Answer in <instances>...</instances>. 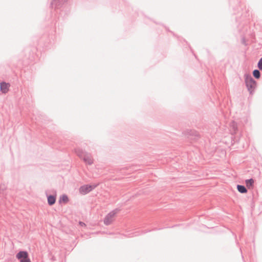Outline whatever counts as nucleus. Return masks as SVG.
Returning <instances> with one entry per match:
<instances>
[{
	"instance_id": "5",
	"label": "nucleus",
	"mask_w": 262,
	"mask_h": 262,
	"mask_svg": "<svg viewBox=\"0 0 262 262\" xmlns=\"http://www.w3.org/2000/svg\"><path fill=\"white\" fill-rule=\"evenodd\" d=\"M10 84L4 81L0 83V90L3 93H6L9 91Z\"/></svg>"
},
{
	"instance_id": "22",
	"label": "nucleus",
	"mask_w": 262,
	"mask_h": 262,
	"mask_svg": "<svg viewBox=\"0 0 262 262\" xmlns=\"http://www.w3.org/2000/svg\"><path fill=\"white\" fill-rule=\"evenodd\" d=\"M79 224H80L81 226H83V225L85 226V224L82 222H79Z\"/></svg>"
},
{
	"instance_id": "10",
	"label": "nucleus",
	"mask_w": 262,
	"mask_h": 262,
	"mask_svg": "<svg viewBox=\"0 0 262 262\" xmlns=\"http://www.w3.org/2000/svg\"><path fill=\"white\" fill-rule=\"evenodd\" d=\"M113 221V220L112 218H110L108 215H106L105 217L104 218L103 222L104 224L106 225H110Z\"/></svg>"
},
{
	"instance_id": "17",
	"label": "nucleus",
	"mask_w": 262,
	"mask_h": 262,
	"mask_svg": "<svg viewBox=\"0 0 262 262\" xmlns=\"http://www.w3.org/2000/svg\"><path fill=\"white\" fill-rule=\"evenodd\" d=\"M257 67L259 70H262V57L258 61Z\"/></svg>"
},
{
	"instance_id": "11",
	"label": "nucleus",
	"mask_w": 262,
	"mask_h": 262,
	"mask_svg": "<svg viewBox=\"0 0 262 262\" xmlns=\"http://www.w3.org/2000/svg\"><path fill=\"white\" fill-rule=\"evenodd\" d=\"M253 76L256 79H259L260 77V72L259 71V70L255 69L252 72Z\"/></svg>"
},
{
	"instance_id": "4",
	"label": "nucleus",
	"mask_w": 262,
	"mask_h": 262,
	"mask_svg": "<svg viewBox=\"0 0 262 262\" xmlns=\"http://www.w3.org/2000/svg\"><path fill=\"white\" fill-rule=\"evenodd\" d=\"M29 256V253L27 251L21 250L19 251L16 254V258L18 260L24 259L26 258H28Z\"/></svg>"
},
{
	"instance_id": "9",
	"label": "nucleus",
	"mask_w": 262,
	"mask_h": 262,
	"mask_svg": "<svg viewBox=\"0 0 262 262\" xmlns=\"http://www.w3.org/2000/svg\"><path fill=\"white\" fill-rule=\"evenodd\" d=\"M68 201H69V198H68V195L66 194H63L61 195L59 198V203L63 202L66 204V203H68Z\"/></svg>"
},
{
	"instance_id": "15",
	"label": "nucleus",
	"mask_w": 262,
	"mask_h": 262,
	"mask_svg": "<svg viewBox=\"0 0 262 262\" xmlns=\"http://www.w3.org/2000/svg\"><path fill=\"white\" fill-rule=\"evenodd\" d=\"M53 1L56 5H59L67 2V0H53Z\"/></svg>"
},
{
	"instance_id": "13",
	"label": "nucleus",
	"mask_w": 262,
	"mask_h": 262,
	"mask_svg": "<svg viewBox=\"0 0 262 262\" xmlns=\"http://www.w3.org/2000/svg\"><path fill=\"white\" fill-rule=\"evenodd\" d=\"M119 211V209H116L109 212L107 215L110 217L113 218Z\"/></svg>"
},
{
	"instance_id": "1",
	"label": "nucleus",
	"mask_w": 262,
	"mask_h": 262,
	"mask_svg": "<svg viewBox=\"0 0 262 262\" xmlns=\"http://www.w3.org/2000/svg\"><path fill=\"white\" fill-rule=\"evenodd\" d=\"M246 86L250 95H253L256 87L257 82L252 78L251 75L245 74L244 75Z\"/></svg>"
},
{
	"instance_id": "20",
	"label": "nucleus",
	"mask_w": 262,
	"mask_h": 262,
	"mask_svg": "<svg viewBox=\"0 0 262 262\" xmlns=\"http://www.w3.org/2000/svg\"><path fill=\"white\" fill-rule=\"evenodd\" d=\"M151 230H144V231H142V233L143 234H145L146 233H147L148 232H150Z\"/></svg>"
},
{
	"instance_id": "18",
	"label": "nucleus",
	"mask_w": 262,
	"mask_h": 262,
	"mask_svg": "<svg viewBox=\"0 0 262 262\" xmlns=\"http://www.w3.org/2000/svg\"><path fill=\"white\" fill-rule=\"evenodd\" d=\"M6 189V187L5 186V185L4 184H1L0 185V193H2V192L4 191V190H5Z\"/></svg>"
},
{
	"instance_id": "7",
	"label": "nucleus",
	"mask_w": 262,
	"mask_h": 262,
	"mask_svg": "<svg viewBox=\"0 0 262 262\" xmlns=\"http://www.w3.org/2000/svg\"><path fill=\"white\" fill-rule=\"evenodd\" d=\"M245 183L248 189L252 188L254 187V180L252 178L245 180Z\"/></svg>"
},
{
	"instance_id": "3",
	"label": "nucleus",
	"mask_w": 262,
	"mask_h": 262,
	"mask_svg": "<svg viewBox=\"0 0 262 262\" xmlns=\"http://www.w3.org/2000/svg\"><path fill=\"white\" fill-rule=\"evenodd\" d=\"M52 194L48 193V191H46L45 193L47 198L48 204L49 206L53 205L56 201V191L54 190L52 191Z\"/></svg>"
},
{
	"instance_id": "21",
	"label": "nucleus",
	"mask_w": 262,
	"mask_h": 262,
	"mask_svg": "<svg viewBox=\"0 0 262 262\" xmlns=\"http://www.w3.org/2000/svg\"><path fill=\"white\" fill-rule=\"evenodd\" d=\"M162 228H153L151 230L152 231H155V230H160Z\"/></svg>"
},
{
	"instance_id": "19",
	"label": "nucleus",
	"mask_w": 262,
	"mask_h": 262,
	"mask_svg": "<svg viewBox=\"0 0 262 262\" xmlns=\"http://www.w3.org/2000/svg\"><path fill=\"white\" fill-rule=\"evenodd\" d=\"M20 262H31V261L28 256V258H26L24 259H21L20 260Z\"/></svg>"
},
{
	"instance_id": "16",
	"label": "nucleus",
	"mask_w": 262,
	"mask_h": 262,
	"mask_svg": "<svg viewBox=\"0 0 262 262\" xmlns=\"http://www.w3.org/2000/svg\"><path fill=\"white\" fill-rule=\"evenodd\" d=\"M232 134H236V132L237 131V125L235 124L234 122L233 123V125H232Z\"/></svg>"
},
{
	"instance_id": "14",
	"label": "nucleus",
	"mask_w": 262,
	"mask_h": 262,
	"mask_svg": "<svg viewBox=\"0 0 262 262\" xmlns=\"http://www.w3.org/2000/svg\"><path fill=\"white\" fill-rule=\"evenodd\" d=\"M186 133L188 135H189V136H198V133L194 130H188L186 131Z\"/></svg>"
},
{
	"instance_id": "6",
	"label": "nucleus",
	"mask_w": 262,
	"mask_h": 262,
	"mask_svg": "<svg viewBox=\"0 0 262 262\" xmlns=\"http://www.w3.org/2000/svg\"><path fill=\"white\" fill-rule=\"evenodd\" d=\"M82 159L87 164L91 165L93 163V160L92 159L90 154L86 153L84 155Z\"/></svg>"
},
{
	"instance_id": "2",
	"label": "nucleus",
	"mask_w": 262,
	"mask_h": 262,
	"mask_svg": "<svg viewBox=\"0 0 262 262\" xmlns=\"http://www.w3.org/2000/svg\"><path fill=\"white\" fill-rule=\"evenodd\" d=\"M99 184V183H97L82 185L79 189V192L83 195L86 194L96 188Z\"/></svg>"
},
{
	"instance_id": "12",
	"label": "nucleus",
	"mask_w": 262,
	"mask_h": 262,
	"mask_svg": "<svg viewBox=\"0 0 262 262\" xmlns=\"http://www.w3.org/2000/svg\"><path fill=\"white\" fill-rule=\"evenodd\" d=\"M76 152L77 155V156L80 157L81 159L83 157L85 154H86L85 151H84L82 149H77L76 150Z\"/></svg>"
},
{
	"instance_id": "8",
	"label": "nucleus",
	"mask_w": 262,
	"mask_h": 262,
	"mask_svg": "<svg viewBox=\"0 0 262 262\" xmlns=\"http://www.w3.org/2000/svg\"><path fill=\"white\" fill-rule=\"evenodd\" d=\"M236 188L238 191L241 193H246L247 192V189L244 185L238 184Z\"/></svg>"
}]
</instances>
